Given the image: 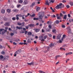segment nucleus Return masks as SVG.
Listing matches in <instances>:
<instances>
[{"label": "nucleus", "mask_w": 73, "mask_h": 73, "mask_svg": "<svg viewBox=\"0 0 73 73\" xmlns=\"http://www.w3.org/2000/svg\"><path fill=\"white\" fill-rule=\"evenodd\" d=\"M43 14V13L42 12H39L38 13L39 15H40L39 16V21H42V18H43V16L41 15H42Z\"/></svg>", "instance_id": "f257e3e1"}, {"label": "nucleus", "mask_w": 73, "mask_h": 73, "mask_svg": "<svg viewBox=\"0 0 73 73\" xmlns=\"http://www.w3.org/2000/svg\"><path fill=\"white\" fill-rule=\"evenodd\" d=\"M9 56H4V59L3 60V61H4V60L7 61L9 59Z\"/></svg>", "instance_id": "f03ea898"}, {"label": "nucleus", "mask_w": 73, "mask_h": 73, "mask_svg": "<svg viewBox=\"0 0 73 73\" xmlns=\"http://www.w3.org/2000/svg\"><path fill=\"white\" fill-rule=\"evenodd\" d=\"M67 29L68 30V34H70L72 33V31L71 30V29H70V27H67Z\"/></svg>", "instance_id": "7ed1b4c3"}, {"label": "nucleus", "mask_w": 73, "mask_h": 73, "mask_svg": "<svg viewBox=\"0 0 73 73\" xmlns=\"http://www.w3.org/2000/svg\"><path fill=\"white\" fill-rule=\"evenodd\" d=\"M27 64H28V65H29L31 66V65H33L35 64V62H32L31 63H27Z\"/></svg>", "instance_id": "20e7f679"}, {"label": "nucleus", "mask_w": 73, "mask_h": 73, "mask_svg": "<svg viewBox=\"0 0 73 73\" xmlns=\"http://www.w3.org/2000/svg\"><path fill=\"white\" fill-rule=\"evenodd\" d=\"M60 6H59L58 5L56 7V8L57 9H58L61 8Z\"/></svg>", "instance_id": "39448f33"}, {"label": "nucleus", "mask_w": 73, "mask_h": 73, "mask_svg": "<svg viewBox=\"0 0 73 73\" xmlns=\"http://www.w3.org/2000/svg\"><path fill=\"white\" fill-rule=\"evenodd\" d=\"M28 3V1L27 0L25 1L24 2H23V3L25 5H26V4H27Z\"/></svg>", "instance_id": "423d86ee"}, {"label": "nucleus", "mask_w": 73, "mask_h": 73, "mask_svg": "<svg viewBox=\"0 0 73 73\" xmlns=\"http://www.w3.org/2000/svg\"><path fill=\"white\" fill-rule=\"evenodd\" d=\"M9 23L8 22L6 23L5 24V26H9Z\"/></svg>", "instance_id": "0eeeda50"}, {"label": "nucleus", "mask_w": 73, "mask_h": 73, "mask_svg": "<svg viewBox=\"0 0 73 73\" xmlns=\"http://www.w3.org/2000/svg\"><path fill=\"white\" fill-rule=\"evenodd\" d=\"M35 5V2H33L32 3L31 5L30 6V7H32Z\"/></svg>", "instance_id": "6e6552de"}, {"label": "nucleus", "mask_w": 73, "mask_h": 73, "mask_svg": "<svg viewBox=\"0 0 73 73\" xmlns=\"http://www.w3.org/2000/svg\"><path fill=\"white\" fill-rule=\"evenodd\" d=\"M1 13H4L5 12V10L3 9L2 10H1Z\"/></svg>", "instance_id": "1a4fd4ad"}, {"label": "nucleus", "mask_w": 73, "mask_h": 73, "mask_svg": "<svg viewBox=\"0 0 73 73\" xmlns=\"http://www.w3.org/2000/svg\"><path fill=\"white\" fill-rule=\"evenodd\" d=\"M29 26L30 27H33L35 26V25L34 24H31L29 25Z\"/></svg>", "instance_id": "9d476101"}, {"label": "nucleus", "mask_w": 73, "mask_h": 73, "mask_svg": "<svg viewBox=\"0 0 73 73\" xmlns=\"http://www.w3.org/2000/svg\"><path fill=\"white\" fill-rule=\"evenodd\" d=\"M16 28L17 29H23V27H22L21 26L20 27H19L18 26H17Z\"/></svg>", "instance_id": "9b49d317"}, {"label": "nucleus", "mask_w": 73, "mask_h": 73, "mask_svg": "<svg viewBox=\"0 0 73 73\" xmlns=\"http://www.w3.org/2000/svg\"><path fill=\"white\" fill-rule=\"evenodd\" d=\"M59 57H61V56L60 55L56 56H55V58L56 60H57V58H59Z\"/></svg>", "instance_id": "f8f14e48"}, {"label": "nucleus", "mask_w": 73, "mask_h": 73, "mask_svg": "<svg viewBox=\"0 0 73 73\" xmlns=\"http://www.w3.org/2000/svg\"><path fill=\"white\" fill-rule=\"evenodd\" d=\"M50 1L49 3H53L54 2V0H49Z\"/></svg>", "instance_id": "ddd939ff"}, {"label": "nucleus", "mask_w": 73, "mask_h": 73, "mask_svg": "<svg viewBox=\"0 0 73 73\" xmlns=\"http://www.w3.org/2000/svg\"><path fill=\"white\" fill-rule=\"evenodd\" d=\"M49 48L50 47H48L47 49V50L44 51V53H46V52H48V51H49Z\"/></svg>", "instance_id": "4468645a"}, {"label": "nucleus", "mask_w": 73, "mask_h": 73, "mask_svg": "<svg viewBox=\"0 0 73 73\" xmlns=\"http://www.w3.org/2000/svg\"><path fill=\"white\" fill-rule=\"evenodd\" d=\"M61 35H58V36L57 37V38L58 39H60V38H61Z\"/></svg>", "instance_id": "2eb2a0df"}, {"label": "nucleus", "mask_w": 73, "mask_h": 73, "mask_svg": "<svg viewBox=\"0 0 73 73\" xmlns=\"http://www.w3.org/2000/svg\"><path fill=\"white\" fill-rule=\"evenodd\" d=\"M54 46V45H53V44L52 43H51L50 44V46L51 47V48H52L53 46Z\"/></svg>", "instance_id": "dca6fc26"}, {"label": "nucleus", "mask_w": 73, "mask_h": 73, "mask_svg": "<svg viewBox=\"0 0 73 73\" xmlns=\"http://www.w3.org/2000/svg\"><path fill=\"white\" fill-rule=\"evenodd\" d=\"M3 58H4V56L2 55H1L0 56V60H3Z\"/></svg>", "instance_id": "f3484780"}, {"label": "nucleus", "mask_w": 73, "mask_h": 73, "mask_svg": "<svg viewBox=\"0 0 73 73\" xmlns=\"http://www.w3.org/2000/svg\"><path fill=\"white\" fill-rule=\"evenodd\" d=\"M40 31V29H35L36 32H38Z\"/></svg>", "instance_id": "a211bd4d"}, {"label": "nucleus", "mask_w": 73, "mask_h": 73, "mask_svg": "<svg viewBox=\"0 0 73 73\" xmlns=\"http://www.w3.org/2000/svg\"><path fill=\"white\" fill-rule=\"evenodd\" d=\"M55 22L56 24H59V23H60V21H59L58 20H56Z\"/></svg>", "instance_id": "6ab92c4d"}, {"label": "nucleus", "mask_w": 73, "mask_h": 73, "mask_svg": "<svg viewBox=\"0 0 73 73\" xmlns=\"http://www.w3.org/2000/svg\"><path fill=\"white\" fill-rule=\"evenodd\" d=\"M69 21L70 23H73V19H70Z\"/></svg>", "instance_id": "aec40b11"}, {"label": "nucleus", "mask_w": 73, "mask_h": 73, "mask_svg": "<svg viewBox=\"0 0 73 73\" xmlns=\"http://www.w3.org/2000/svg\"><path fill=\"white\" fill-rule=\"evenodd\" d=\"M67 17V15H64V17L63 18L64 19H65V20H66Z\"/></svg>", "instance_id": "412c9836"}, {"label": "nucleus", "mask_w": 73, "mask_h": 73, "mask_svg": "<svg viewBox=\"0 0 73 73\" xmlns=\"http://www.w3.org/2000/svg\"><path fill=\"white\" fill-rule=\"evenodd\" d=\"M16 16H19V17H22V15L21 14H18L16 15Z\"/></svg>", "instance_id": "4be33fe9"}, {"label": "nucleus", "mask_w": 73, "mask_h": 73, "mask_svg": "<svg viewBox=\"0 0 73 73\" xmlns=\"http://www.w3.org/2000/svg\"><path fill=\"white\" fill-rule=\"evenodd\" d=\"M38 20V18H33L34 20Z\"/></svg>", "instance_id": "5701e85b"}, {"label": "nucleus", "mask_w": 73, "mask_h": 73, "mask_svg": "<svg viewBox=\"0 0 73 73\" xmlns=\"http://www.w3.org/2000/svg\"><path fill=\"white\" fill-rule=\"evenodd\" d=\"M48 38V36L45 35L43 37V38H44V39H46V38Z\"/></svg>", "instance_id": "b1692460"}, {"label": "nucleus", "mask_w": 73, "mask_h": 73, "mask_svg": "<svg viewBox=\"0 0 73 73\" xmlns=\"http://www.w3.org/2000/svg\"><path fill=\"white\" fill-rule=\"evenodd\" d=\"M32 33L31 32H29L28 33V35H32Z\"/></svg>", "instance_id": "393cba45"}, {"label": "nucleus", "mask_w": 73, "mask_h": 73, "mask_svg": "<svg viewBox=\"0 0 73 73\" xmlns=\"http://www.w3.org/2000/svg\"><path fill=\"white\" fill-rule=\"evenodd\" d=\"M45 4L46 5H49V3L48 1H46Z\"/></svg>", "instance_id": "a878e982"}, {"label": "nucleus", "mask_w": 73, "mask_h": 73, "mask_svg": "<svg viewBox=\"0 0 73 73\" xmlns=\"http://www.w3.org/2000/svg\"><path fill=\"white\" fill-rule=\"evenodd\" d=\"M59 71H60V68H58L56 70V72H58V73H59Z\"/></svg>", "instance_id": "bb28decb"}, {"label": "nucleus", "mask_w": 73, "mask_h": 73, "mask_svg": "<svg viewBox=\"0 0 73 73\" xmlns=\"http://www.w3.org/2000/svg\"><path fill=\"white\" fill-rule=\"evenodd\" d=\"M7 12H8V13H9L10 12H11V10L8 9L7 10Z\"/></svg>", "instance_id": "cd10ccee"}, {"label": "nucleus", "mask_w": 73, "mask_h": 73, "mask_svg": "<svg viewBox=\"0 0 73 73\" xmlns=\"http://www.w3.org/2000/svg\"><path fill=\"white\" fill-rule=\"evenodd\" d=\"M15 53H16L17 54H19V53H20V52H19V51H18V50H17V51H16Z\"/></svg>", "instance_id": "c85d7f7f"}, {"label": "nucleus", "mask_w": 73, "mask_h": 73, "mask_svg": "<svg viewBox=\"0 0 73 73\" xmlns=\"http://www.w3.org/2000/svg\"><path fill=\"white\" fill-rule=\"evenodd\" d=\"M52 32H53V33H56V29L53 30Z\"/></svg>", "instance_id": "c756f323"}, {"label": "nucleus", "mask_w": 73, "mask_h": 73, "mask_svg": "<svg viewBox=\"0 0 73 73\" xmlns=\"http://www.w3.org/2000/svg\"><path fill=\"white\" fill-rule=\"evenodd\" d=\"M40 7H38L36 9V11L37 12H38V10L40 9Z\"/></svg>", "instance_id": "7c9ffc66"}, {"label": "nucleus", "mask_w": 73, "mask_h": 73, "mask_svg": "<svg viewBox=\"0 0 73 73\" xmlns=\"http://www.w3.org/2000/svg\"><path fill=\"white\" fill-rule=\"evenodd\" d=\"M4 31V29H0V35H1V32H2V31Z\"/></svg>", "instance_id": "2f4dec72"}, {"label": "nucleus", "mask_w": 73, "mask_h": 73, "mask_svg": "<svg viewBox=\"0 0 73 73\" xmlns=\"http://www.w3.org/2000/svg\"><path fill=\"white\" fill-rule=\"evenodd\" d=\"M62 27L63 28H65V26L64 25H62Z\"/></svg>", "instance_id": "473e14b6"}, {"label": "nucleus", "mask_w": 73, "mask_h": 73, "mask_svg": "<svg viewBox=\"0 0 73 73\" xmlns=\"http://www.w3.org/2000/svg\"><path fill=\"white\" fill-rule=\"evenodd\" d=\"M17 11H18L17 10L15 9V10H13V12H17Z\"/></svg>", "instance_id": "72a5a7b5"}, {"label": "nucleus", "mask_w": 73, "mask_h": 73, "mask_svg": "<svg viewBox=\"0 0 73 73\" xmlns=\"http://www.w3.org/2000/svg\"><path fill=\"white\" fill-rule=\"evenodd\" d=\"M23 1L22 0H20L19 1V3H23Z\"/></svg>", "instance_id": "f704fd0d"}, {"label": "nucleus", "mask_w": 73, "mask_h": 73, "mask_svg": "<svg viewBox=\"0 0 73 73\" xmlns=\"http://www.w3.org/2000/svg\"><path fill=\"white\" fill-rule=\"evenodd\" d=\"M60 49L62 50H65V49L64 48H63L62 47H61L60 48Z\"/></svg>", "instance_id": "c9c22d12"}, {"label": "nucleus", "mask_w": 73, "mask_h": 73, "mask_svg": "<svg viewBox=\"0 0 73 73\" xmlns=\"http://www.w3.org/2000/svg\"><path fill=\"white\" fill-rule=\"evenodd\" d=\"M52 17H54L55 18V17H56V16L55 15H52L51 16Z\"/></svg>", "instance_id": "e433bc0d"}, {"label": "nucleus", "mask_w": 73, "mask_h": 73, "mask_svg": "<svg viewBox=\"0 0 73 73\" xmlns=\"http://www.w3.org/2000/svg\"><path fill=\"white\" fill-rule=\"evenodd\" d=\"M36 16V14H33L31 16V17H35V16Z\"/></svg>", "instance_id": "4c0bfd02"}, {"label": "nucleus", "mask_w": 73, "mask_h": 73, "mask_svg": "<svg viewBox=\"0 0 73 73\" xmlns=\"http://www.w3.org/2000/svg\"><path fill=\"white\" fill-rule=\"evenodd\" d=\"M70 4L71 5H72H72H73V2H70Z\"/></svg>", "instance_id": "58836bf2"}, {"label": "nucleus", "mask_w": 73, "mask_h": 73, "mask_svg": "<svg viewBox=\"0 0 73 73\" xmlns=\"http://www.w3.org/2000/svg\"><path fill=\"white\" fill-rule=\"evenodd\" d=\"M48 28H49L50 29H52V26H51V25H49Z\"/></svg>", "instance_id": "ea45409f"}, {"label": "nucleus", "mask_w": 73, "mask_h": 73, "mask_svg": "<svg viewBox=\"0 0 73 73\" xmlns=\"http://www.w3.org/2000/svg\"><path fill=\"white\" fill-rule=\"evenodd\" d=\"M62 3H59V5H58L61 8V6H62Z\"/></svg>", "instance_id": "a19ab883"}, {"label": "nucleus", "mask_w": 73, "mask_h": 73, "mask_svg": "<svg viewBox=\"0 0 73 73\" xmlns=\"http://www.w3.org/2000/svg\"><path fill=\"white\" fill-rule=\"evenodd\" d=\"M1 53L2 54H5V52L3 51L2 52H1Z\"/></svg>", "instance_id": "79ce46f5"}, {"label": "nucleus", "mask_w": 73, "mask_h": 73, "mask_svg": "<svg viewBox=\"0 0 73 73\" xmlns=\"http://www.w3.org/2000/svg\"><path fill=\"white\" fill-rule=\"evenodd\" d=\"M48 36H49V37H52V35L49 34L48 35Z\"/></svg>", "instance_id": "37998d69"}, {"label": "nucleus", "mask_w": 73, "mask_h": 73, "mask_svg": "<svg viewBox=\"0 0 73 73\" xmlns=\"http://www.w3.org/2000/svg\"><path fill=\"white\" fill-rule=\"evenodd\" d=\"M25 28L26 29H28V28H29V25L27 26H26Z\"/></svg>", "instance_id": "c03bdc74"}, {"label": "nucleus", "mask_w": 73, "mask_h": 73, "mask_svg": "<svg viewBox=\"0 0 73 73\" xmlns=\"http://www.w3.org/2000/svg\"><path fill=\"white\" fill-rule=\"evenodd\" d=\"M20 41L19 39H17L16 40H15V41H16V42H17V41Z\"/></svg>", "instance_id": "a18cd8bd"}, {"label": "nucleus", "mask_w": 73, "mask_h": 73, "mask_svg": "<svg viewBox=\"0 0 73 73\" xmlns=\"http://www.w3.org/2000/svg\"><path fill=\"white\" fill-rule=\"evenodd\" d=\"M22 24H21V23H18V25H21Z\"/></svg>", "instance_id": "49530a36"}, {"label": "nucleus", "mask_w": 73, "mask_h": 73, "mask_svg": "<svg viewBox=\"0 0 73 73\" xmlns=\"http://www.w3.org/2000/svg\"><path fill=\"white\" fill-rule=\"evenodd\" d=\"M66 1L65 0H63V1H62V3H66Z\"/></svg>", "instance_id": "de8ad7c7"}, {"label": "nucleus", "mask_w": 73, "mask_h": 73, "mask_svg": "<svg viewBox=\"0 0 73 73\" xmlns=\"http://www.w3.org/2000/svg\"><path fill=\"white\" fill-rule=\"evenodd\" d=\"M12 20H13L14 21L15 20H16V19H15V17H13L12 18Z\"/></svg>", "instance_id": "09e8293b"}, {"label": "nucleus", "mask_w": 73, "mask_h": 73, "mask_svg": "<svg viewBox=\"0 0 73 73\" xmlns=\"http://www.w3.org/2000/svg\"><path fill=\"white\" fill-rule=\"evenodd\" d=\"M21 6V5H17V8H19V7H20Z\"/></svg>", "instance_id": "8fccbe9b"}, {"label": "nucleus", "mask_w": 73, "mask_h": 73, "mask_svg": "<svg viewBox=\"0 0 73 73\" xmlns=\"http://www.w3.org/2000/svg\"><path fill=\"white\" fill-rule=\"evenodd\" d=\"M73 54V52H68V54Z\"/></svg>", "instance_id": "3c124183"}, {"label": "nucleus", "mask_w": 73, "mask_h": 73, "mask_svg": "<svg viewBox=\"0 0 73 73\" xmlns=\"http://www.w3.org/2000/svg\"><path fill=\"white\" fill-rule=\"evenodd\" d=\"M66 7L68 8H70V6H69V5H67Z\"/></svg>", "instance_id": "603ef678"}, {"label": "nucleus", "mask_w": 73, "mask_h": 73, "mask_svg": "<svg viewBox=\"0 0 73 73\" xmlns=\"http://www.w3.org/2000/svg\"><path fill=\"white\" fill-rule=\"evenodd\" d=\"M27 42H31V40H30L28 39L27 40Z\"/></svg>", "instance_id": "864d4df0"}, {"label": "nucleus", "mask_w": 73, "mask_h": 73, "mask_svg": "<svg viewBox=\"0 0 73 73\" xmlns=\"http://www.w3.org/2000/svg\"><path fill=\"white\" fill-rule=\"evenodd\" d=\"M18 52H19V53H21V50H18Z\"/></svg>", "instance_id": "5fc2aeb1"}, {"label": "nucleus", "mask_w": 73, "mask_h": 73, "mask_svg": "<svg viewBox=\"0 0 73 73\" xmlns=\"http://www.w3.org/2000/svg\"><path fill=\"white\" fill-rule=\"evenodd\" d=\"M68 70H69V71H72V70H73V68H72L71 69Z\"/></svg>", "instance_id": "6e6d98bb"}, {"label": "nucleus", "mask_w": 73, "mask_h": 73, "mask_svg": "<svg viewBox=\"0 0 73 73\" xmlns=\"http://www.w3.org/2000/svg\"><path fill=\"white\" fill-rule=\"evenodd\" d=\"M4 20L5 21H7V19L6 18H5Z\"/></svg>", "instance_id": "4d7b16f0"}, {"label": "nucleus", "mask_w": 73, "mask_h": 73, "mask_svg": "<svg viewBox=\"0 0 73 73\" xmlns=\"http://www.w3.org/2000/svg\"><path fill=\"white\" fill-rule=\"evenodd\" d=\"M24 24H25V23H24V22H23L22 23V26H24Z\"/></svg>", "instance_id": "13d9d810"}, {"label": "nucleus", "mask_w": 73, "mask_h": 73, "mask_svg": "<svg viewBox=\"0 0 73 73\" xmlns=\"http://www.w3.org/2000/svg\"><path fill=\"white\" fill-rule=\"evenodd\" d=\"M14 35V34H13V33H11V36H13Z\"/></svg>", "instance_id": "bf43d9fd"}, {"label": "nucleus", "mask_w": 73, "mask_h": 73, "mask_svg": "<svg viewBox=\"0 0 73 73\" xmlns=\"http://www.w3.org/2000/svg\"><path fill=\"white\" fill-rule=\"evenodd\" d=\"M20 32L21 33H24V32L22 31H21Z\"/></svg>", "instance_id": "052dcab7"}, {"label": "nucleus", "mask_w": 73, "mask_h": 73, "mask_svg": "<svg viewBox=\"0 0 73 73\" xmlns=\"http://www.w3.org/2000/svg\"><path fill=\"white\" fill-rule=\"evenodd\" d=\"M19 44L20 45H23V43L20 42V43H19Z\"/></svg>", "instance_id": "680f3d73"}, {"label": "nucleus", "mask_w": 73, "mask_h": 73, "mask_svg": "<svg viewBox=\"0 0 73 73\" xmlns=\"http://www.w3.org/2000/svg\"><path fill=\"white\" fill-rule=\"evenodd\" d=\"M55 38H56V36H53V39H55Z\"/></svg>", "instance_id": "e2e57ef3"}, {"label": "nucleus", "mask_w": 73, "mask_h": 73, "mask_svg": "<svg viewBox=\"0 0 73 73\" xmlns=\"http://www.w3.org/2000/svg\"><path fill=\"white\" fill-rule=\"evenodd\" d=\"M16 17L17 20H18L19 19V18L18 17V16H16Z\"/></svg>", "instance_id": "0e129e2a"}, {"label": "nucleus", "mask_w": 73, "mask_h": 73, "mask_svg": "<svg viewBox=\"0 0 73 73\" xmlns=\"http://www.w3.org/2000/svg\"><path fill=\"white\" fill-rule=\"evenodd\" d=\"M13 44L14 45H17V43H16V42H13Z\"/></svg>", "instance_id": "69168bd1"}, {"label": "nucleus", "mask_w": 73, "mask_h": 73, "mask_svg": "<svg viewBox=\"0 0 73 73\" xmlns=\"http://www.w3.org/2000/svg\"><path fill=\"white\" fill-rule=\"evenodd\" d=\"M62 42L61 40H59V43H62Z\"/></svg>", "instance_id": "338daca9"}, {"label": "nucleus", "mask_w": 73, "mask_h": 73, "mask_svg": "<svg viewBox=\"0 0 73 73\" xmlns=\"http://www.w3.org/2000/svg\"><path fill=\"white\" fill-rule=\"evenodd\" d=\"M42 33H44V30L43 29H42Z\"/></svg>", "instance_id": "774afa93"}]
</instances>
